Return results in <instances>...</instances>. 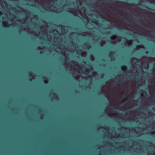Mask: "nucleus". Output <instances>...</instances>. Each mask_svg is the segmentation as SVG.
Instances as JSON below:
<instances>
[{
	"instance_id": "obj_1",
	"label": "nucleus",
	"mask_w": 155,
	"mask_h": 155,
	"mask_svg": "<svg viewBox=\"0 0 155 155\" xmlns=\"http://www.w3.org/2000/svg\"><path fill=\"white\" fill-rule=\"evenodd\" d=\"M121 68L122 70L125 71L127 69V66H123L121 67Z\"/></svg>"
},
{
	"instance_id": "obj_2",
	"label": "nucleus",
	"mask_w": 155,
	"mask_h": 155,
	"mask_svg": "<svg viewBox=\"0 0 155 155\" xmlns=\"http://www.w3.org/2000/svg\"><path fill=\"white\" fill-rule=\"evenodd\" d=\"M117 38V36L116 35H114L110 37V38L112 40H114Z\"/></svg>"
},
{
	"instance_id": "obj_3",
	"label": "nucleus",
	"mask_w": 155,
	"mask_h": 155,
	"mask_svg": "<svg viewBox=\"0 0 155 155\" xmlns=\"http://www.w3.org/2000/svg\"><path fill=\"white\" fill-rule=\"evenodd\" d=\"M84 73L85 74H87L89 73V71L88 69H85L84 71Z\"/></svg>"
},
{
	"instance_id": "obj_4",
	"label": "nucleus",
	"mask_w": 155,
	"mask_h": 155,
	"mask_svg": "<svg viewBox=\"0 0 155 155\" xmlns=\"http://www.w3.org/2000/svg\"><path fill=\"white\" fill-rule=\"evenodd\" d=\"M132 42L131 40H127L126 42L127 43L128 45H130L131 44V43Z\"/></svg>"
},
{
	"instance_id": "obj_5",
	"label": "nucleus",
	"mask_w": 155,
	"mask_h": 155,
	"mask_svg": "<svg viewBox=\"0 0 155 155\" xmlns=\"http://www.w3.org/2000/svg\"><path fill=\"white\" fill-rule=\"evenodd\" d=\"M137 47L138 48H144V47L143 45L137 46Z\"/></svg>"
},
{
	"instance_id": "obj_6",
	"label": "nucleus",
	"mask_w": 155,
	"mask_h": 155,
	"mask_svg": "<svg viewBox=\"0 0 155 155\" xmlns=\"http://www.w3.org/2000/svg\"><path fill=\"white\" fill-rule=\"evenodd\" d=\"M92 22H93V23H94L95 24H97V20H95V21H93Z\"/></svg>"
},
{
	"instance_id": "obj_7",
	"label": "nucleus",
	"mask_w": 155,
	"mask_h": 155,
	"mask_svg": "<svg viewBox=\"0 0 155 155\" xmlns=\"http://www.w3.org/2000/svg\"><path fill=\"white\" fill-rule=\"evenodd\" d=\"M44 82L45 84H47L48 82V81L47 80H45Z\"/></svg>"
},
{
	"instance_id": "obj_8",
	"label": "nucleus",
	"mask_w": 155,
	"mask_h": 155,
	"mask_svg": "<svg viewBox=\"0 0 155 155\" xmlns=\"http://www.w3.org/2000/svg\"><path fill=\"white\" fill-rule=\"evenodd\" d=\"M3 26L4 27H8V26L6 25H5V24H4Z\"/></svg>"
},
{
	"instance_id": "obj_9",
	"label": "nucleus",
	"mask_w": 155,
	"mask_h": 155,
	"mask_svg": "<svg viewBox=\"0 0 155 155\" xmlns=\"http://www.w3.org/2000/svg\"><path fill=\"white\" fill-rule=\"evenodd\" d=\"M155 131L154 132H152L151 133V135H154L155 133Z\"/></svg>"
},
{
	"instance_id": "obj_10",
	"label": "nucleus",
	"mask_w": 155,
	"mask_h": 155,
	"mask_svg": "<svg viewBox=\"0 0 155 155\" xmlns=\"http://www.w3.org/2000/svg\"><path fill=\"white\" fill-rule=\"evenodd\" d=\"M116 14H118V11H117L116 12Z\"/></svg>"
},
{
	"instance_id": "obj_11",
	"label": "nucleus",
	"mask_w": 155,
	"mask_h": 155,
	"mask_svg": "<svg viewBox=\"0 0 155 155\" xmlns=\"http://www.w3.org/2000/svg\"><path fill=\"white\" fill-rule=\"evenodd\" d=\"M148 53V51H146L145 52V53H146V54H147Z\"/></svg>"
},
{
	"instance_id": "obj_12",
	"label": "nucleus",
	"mask_w": 155,
	"mask_h": 155,
	"mask_svg": "<svg viewBox=\"0 0 155 155\" xmlns=\"http://www.w3.org/2000/svg\"><path fill=\"white\" fill-rule=\"evenodd\" d=\"M128 99V97H127L125 99V100H127Z\"/></svg>"
},
{
	"instance_id": "obj_13",
	"label": "nucleus",
	"mask_w": 155,
	"mask_h": 155,
	"mask_svg": "<svg viewBox=\"0 0 155 155\" xmlns=\"http://www.w3.org/2000/svg\"><path fill=\"white\" fill-rule=\"evenodd\" d=\"M153 66H154V67H155V64H153Z\"/></svg>"
},
{
	"instance_id": "obj_14",
	"label": "nucleus",
	"mask_w": 155,
	"mask_h": 155,
	"mask_svg": "<svg viewBox=\"0 0 155 155\" xmlns=\"http://www.w3.org/2000/svg\"><path fill=\"white\" fill-rule=\"evenodd\" d=\"M2 15V13L1 12H0V15Z\"/></svg>"
},
{
	"instance_id": "obj_15",
	"label": "nucleus",
	"mask_w": 155,
	"mask_h": 155,
	"mask_svg": "<svg viewBox=\"0 0 155 155\" xmlns=\"http://www.w3.org/2000/svg\"><path fill=\"white\" fill-rule=\"evenodd\" d=\"M141 96H143V94H141Z\"/></svg>"
},
{
	"instance_id": "obj_16",
	"label": "nucleus",
	"mask_w": 155,
	"mask_h": 155,
	"mask_svg": "<svg viewBox=\"0 0 155 155\" xmlns=\"http://www.w3.org/2000/svg\"><path fill=\"white\" fill-rule=\"evenodd\" d=\"M87 46L89 47V45H87Z\"/></svg>"
},
{
	"instance_id": "obj_17",
	"label": "nucleus",
	"mask_w": 155,
	"mask_h": 155,
	"mask_svg": "<svg viewBox=\"0 0 155 155\" xmlns=\"http://www.w3.org/2000/svg\"><path fill=\"white\" fill-rule=\"evenodd\" d=\"M35 1H38V0H35Z\"/></svg>"
},
{
	"instance_id": "obj_18",
	"label": "nucleus",
	"mask_w": 155,
	"mask_h": 155,
	"mask_svg": "<svg viewBox=\"0 0 155 155\" xmlns=\"http://www.w3.org/2000/svg\"><path fill=\"white\" fill-rule=\"evenodd\" d=\"M154 154H155V153H154Z\"/></svg>"
}]
</instances>
